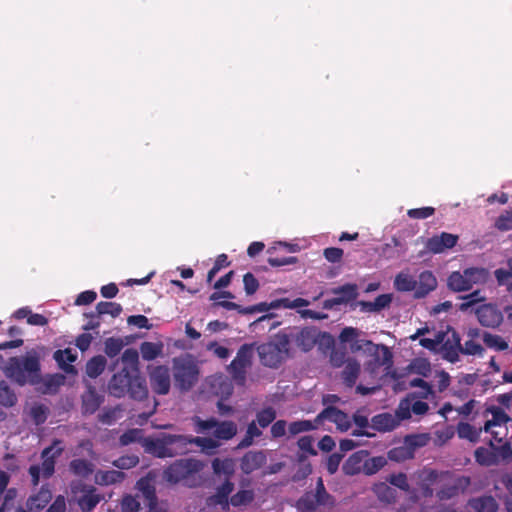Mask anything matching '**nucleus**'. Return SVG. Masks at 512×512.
I'll return each mask as SVG.
<instances>
[{
  "label": "nucleus",
  "mask_w": 512,
  "mask_h": 512,
  "mask_svg": "<svg viewBox=\"0 0 512 512\" xmlns=\"http://www.w3.org/2000/svg\"><path fill=\"white\" fill-rule=\"evenodd\" d=\"M40 359L32 350L21 357H10L4 367L5 375L20 386L26 383L35 384L40 375Z\"/></svg>",
  "instance_id": "f257e3e1"
},
{
  "label": "nucleus",
  "mask_w": 512,
  "mask_h": 512,
  "mask_svg": "<svg viewBox=\"0 0 512 512\" xmlns=\"http://www.w3.org/2000/svg\"><path fill=\"white\" fill-rule=\"evenodd\" d=\"M192 436L161 433L146 442V449L158 458L175 457L189 453Z\"/></svg>",
  "instance_id": "f03ea898"
},
{
  "label": "nucleus",
  "mask_w": 512,
  "mask_h": 512,
  "mask_svg": "<svg viewBox=\"0 0 512 512\" xmlns=\"http://www.w3.org/2000/svg\"><path fill=\"white\" fill-rule=\"evenodd\" d=\"M64 451L62 441L60 439H54L50 446L45 447L41 452L42 464L31 465L28 469V473L31 477V483L34 487L38 486L40 477L49 479L55 472L56 458L61 456Z\"/></svg>",
  "instance_id": "7ed1b4c3"
},
{
  "label": "nucleus",
  "mask_w": 512,
  "mask_h": 512,
  "mask_svg": "<svg viewBox=\"0 0 512 512\" xmlns=\"http://www.w3.org/2000/svg\"><path fill=\"white\" fill-rule=\"evenodd\" d=\"M260 363L269 368H278L289 355L288 338L284 332H279L274 341L257 346Z\"/></svg>",
  "instance_id": "20e7f679"
},
{
  "label": "nucleus",
  "mask_w": 512,
  "mask_h": 512,
  "mask_svg": "<svg viewBox=\"0 0 512 512\" xmlns=\"http://www.w3.org/2000/svg\"><path fill=\"white\" fill-rule=\"evenodd\" d=\"M335 498L329 494L322 478H318L315 490L306 491L296 502L299 512H315L318 508H333Z\"/></svg>",
  "instance_id": "39448f33"
},
{
  "label": "nucleus",
  "mask_w": 512,
  "mask_h": 512,
  "mask_svg": "<svg viewBox=\"0 0 512 512\" xmlns=\"http://www.w3.org/2000/svg\"><path fill=\"white\" fill-rule=\"evenodd\" d=\"M471 485L469 476L459 475L453 471H440L436 491V497L440 501L449 500L464 493Z\"/></svg>",
  "instance_id": "423d86ee"
},
{
  "label": "nucleus",
  "mask_w": 512,
  "mask_h": 512,
  "mask_svg": "<svg viewBox=\"0 0 512 512\" xmlns=\"http://www.w3.org/2000/svg\"><path fill=\"white\" fill-rule=\"evenodd\" d=\"M489 278V271L483 267H470L459 271L452 272L448 279L447 285L454 292H462L470 290L474 284H484Z\"/></svg>",
  "instance_id": "0eeeda50"
},
{
  "label": "nucleus",
  "mask_w": 512,
  "mask_h": 512,
  "mask_svg": "<svg viewBox=\"0 0 512 512\" xmlns=\"http://www.w3.org/2000/svg\"><path fill=\"white\" fill-rule=\"evenodd\" d=\"M202 469L199 460L185 458L174 461L163 472L164 479L172 484L188 480Z\"/></svg>",
  "instance_id": "6e6552de"
},
{
  "label": "nucleus",
  "mask_w": 512,
  "mask_h": 512,
  "mask_svg": "<svg viewBox=\"0 0 512 512\" xmlns=\"http://www.w3.org/2000/svg\"><path fill=\"white\" fill-rule=\"evenodd\" d=\"M253 355L254 344H243L238 349L236 357L228 366V371L236 384L241 386L245 384L247 368L252 365Z\"/></svg>",
  "instance_id": "1a4fd4ad"
},
{
  "label": "nucleus",
  "mask_w": 512,
  "mask_h": 512,
  "mask_svg": "<svg viewBox=\"0 0 512 512\" xmlns=\"http://www.w3.org/2000/svg\"><path fill=\"white\" fill-rule=\"evenodd\" d=\"M288 338V347L291 342L302 350L303 352H309L312 350L317 343L320 332L315 327H303V328H290L289 332H284Z\"/></svg>",
  "instance_id": "9d476101"
},
{
  "label": "nucleus",
  "mask_w": 512,
  "mask_h": 512,
  "mask_svg": "<svg viewBox=\"0 0 512 512\" xmlns=\"http://www.w3.org/2000/svg\"><path fill=\"white\" fill-rule=\"evenodd\" d=\"M173 376L175 386L181 391H187L197 381L198 370L197 367L184 360H175L173 365Z\"/></svg>",
  "instance_id": "9b49d317"
},
{
  "label": "nucleus",
  "mask_w": 512,
  "mask_h": 512,
  "mask_svg": "<svg viewBox=\"0 0 512 512\" xmlns=\"http://www.w3.org/2000/svg\"><path fill=\"white\" fill-rule=\"evenodd\" d=\"M71 491L77 498V504L83 512L92 511L101 501V495L96 493V488L92 485H87L82 481H73L71 483Z\"/></svg>",
  "instance_id": "f8f14e48"
},
{
  "label": "nucleus",
  "mask_w": 512,
  "mask_h": 512,
  "mask_svg": "<svg viewBox=\"0 0 512 512\" xmlns=\"http://www.w3.org/2000/svg\"><path fill=\"white\" fill-rule=\"evenodd\" d=\"M488 414L492 415V419L487 420L484 424L483 430L485 432L491 433L493 439L497 443H501L504 439V435H501L500 431H494L492 430L493 427H499L502 428L505 426V424L511 420V418L507 415V413L500 407L497 406H490L487 407L485 410V416Z\"/></svg>",
  "instance_id": "ddd939ff"
},
{
  "label": "nucleus",
  "mask_w": 512,
  "mask_h": 512,
  "mask_svg": "<svg viewBox=\"0 0 512 512\" xmlns=\"http://www.w3.org/2000/svg\"><path fill=\"white\" fill-rule=\"evenodd\" d=\"M440 471L424 467L414 473L416 485L424 498H431L434 495L433 486H437Z\"/></svg>",
  "instance_id": "4468645a"
},
{
  "label": "nucleus",
  "mask_w": 512,
  "mask_h": 512,
  "mask_svg": "<svg viewBox=\"0 0 512 512\" xmlns=\"http://www.w3.org/2000/svg\"><path fill=\"white\" fill-rule=\"evenodd\" d=\"M475 314L484 327L497 328L503 322V313L496 304H482L476 308Z\"/></svg>",
  "instance_id": "2eb2a0df"
},
{
  "label": "nucleus",
  "mask_w": 512,
  "mask_h": 512,
  "mask_svg": "<svg viewBox=\"0 0 512 512\" xmlns=\"http://www.w3.org/2000/svg\"><path fill=\"white\" fill-rule=\"evenodd\" d=\"M325 420H328L329 422L336 424L337 428L341 431H347L351 426L349 416L345 412L334 406H328L325 409H323L316 416L314 422L317 425H321L324 423Z\"/></svg>",
  "instance_id": "dca6fc26"
},
{
  "label": "nucleus",
  "mask_w": 512,
  "mask_h": 512,
  "mask_svg": "<svg viewBox=\"0 0 512 512\" xmlns=\"http://www.w3.org/2000/svg\"><path fill=\"white\" fill-rule=\"evenodd\" d=\"M134 373L127 366H124L118 373L114 374L108 383V391L110 395L121 398L124 397L131 385Z\"/></svg>",
  "instance_id": "f3484780"
},
{
  "label": "nucleus",
  "mask_w": 512,
  "mask_h": 512,
  "mask_svg": "<svg viewBox=\"0 0 512 512\" xmlns=\"http://www.w3.org/2000/svg\"><path fill=\"white\" fill-rule=\"evenodd\" d=\"M234 490V484L230 480H225L220 486L216 488V492L207 497L206 505L209 508L219 507L222 512H227L230 509V494Z\"/></svg>",
  "instance_id": "a211bd4d"
},
{
  "label": "nucleus",
  "mask_w": 512,
  "mask_h": 512,
  "mask_svg": "<svg viewBox=\"0 0 512 512\" xmlns=\"http://www.w3.org/2000/svg\"><path fill=\"white\" fill-rule=\"evenodd\" d=\"M150 386L158 395H166L170 391L171 379L169 368L163 365L154 367L149 374Z\"/></svg>",
  "instance_id": "6ab92c4d"
},
{
  "label": "nucleus",
  "mask_w": 512,
  "mask_h": 512,
  "mask_svg": "<svg viewBox=\"0 0 512 512\" xmlns=\"http://www.w3.org/2000/svg\"><path fill=\"white\" fill-rule=\"evenodd\" d=\"M458 240V235L442 232L439 235H434L431 238H428L425 243V248L430 253L440 254L447 249L453 248L457 244Z\"/></svg>",
  "instance_id": "aec40b11"
},
{
  "label": "nucleus",
  "mask_w": 512,
  "mask_h": 512,
  "mask_svg": "<svg viewBox=\"0 0 512 512\" xmlns=\"http://www.w3.org/2000/svg\"><path fill=\"white\" fill-rule=\"evenodd\" d=\"M441 345V353L443 359L455 363L459 360V353H461L462 345L459 334L453 330L451 336L446 340L443 339Z\"/></svg>",
  "instance_id": "412c9836"
},
{
  "label": "nucleus",
  "mask_w": 512,
  "mask_h": 512,
  "mask_svg": "<svg viewBox=\"0 0 512 512\" xmlns=\"http://www.w3.org/2000/svg\"><path fill=\"white\" fill-rule=\"evenodd\" d=\"M266 461L267 456L264 451H248L240 460V468L244 474H251L260 469Z\"/></svg>",
  "instance_id": "4be33fe9"
},
{
  "label": "nucleus",
  "mask_w": 512,
  "mask_h": 512,
  "mask_svg": "<svg viewBox=\"0 0 512 512\" xmlns=\"http://www.w3.org/2000/svg\"><path fill=\"white\" fill-rule=\"evenodd\" d=\"M369 456V452L366 450H359L354 452L343 465V471L346 475H356L364 472V465L366 457Z\"/></svg>",
  "instance_id": "5701e85b"
},
{
  "label": "nucleus",
  "mask_w": 512,
  "mask_h": 512,
  "mask_svg": "<svg viewBox=\"0 0 512 512\" xmlns=\"http://www.w3.org/2000/svg\"><path fill=\"white\" fill-rule=\"evenodd\" d=\"M417 285L415 288V297L416 298H424L431 291L435 290L437 287V280L434 274L425 270L421 272L418 276Z\"/></svg>",
  "instance_id": "b1692460"
},
{
  "label": "nucleus",
  "mask_w": 512,
  "mask_h": 512,
  "mask_svg": "<svg viewBox=\"0 0 512 512\" xmlns=\"http://www.w3.org/2000/svg\"><path fill=\"white\" fill-rule=\"evenodd\" d=\"M133 377L131 380V385H129L128 394L134 400H144L148 396V389L146 385V381L139 375L138 369H133Z\"/></svg>",
  "instance_id": "393cba45"
},
{
  "label": "nucleus",
  "mask_w": 512,
  "mask_h": 512,
  "mask_svg": "<svg viewBox=\"0 0 512 512\" xmlns=\"http://www.w3.org/2000/svg\"><path fill=\"white\" fill-rule=\"evenodd\" d=\"M468 507L474 512H497L498 504L492 496H481L470 499Z\"/></svg>",
  "instance_id": "a878e982"
},
{
  "label": "nucleus",
  "mask_w": 512,
  "mask_h": 512,
  "mask_svg": "<svg viewBox=\"0 0 512 512\" xmlns=\"http://www.w3.org/2000/svg\"><path fill=\"white\" fill-rule=\"evenodd\" d=\"M103 402L102 396L98 395L94 388L90 387L82 396V411L84 414H94Z\"/></svg>",
  "instance_id": "bb28decb"
},
{
  "label": "nucleus",
  "mask_w": 512,
  "mask_h": 512,
  "mask_svg": "<svg viewBox=\"0 0 512 512\" xmlns=\"http://www.w3.org/2000/svg\"><path fill=\"white\" fill-rule=\"evenodd\" d=\"M397 425V420L389 413L377 414L371 419V428L377 431H392Z\"/></svg>",
  "instance_id": "cd10ccee"
},
{
  "label": "nucleus",
  "mask_w": 512,
  "mask_h": 512,
  "mask_svg": "<svg viewBox=\"0 0 512 512\" xmlns=\"http://www.w3.org/2000/svg\"><path fill=\"white\" fill-rule=\"evenodd\" d=\"M373 492L380 502L392 504L396 502L397 492L387 482H379L374 484Z\"/></svg>",
  "instance_id": "c85d7f7f"
},
{
  "label": "nucleus",
  "mask_w": 512,
  "mask_h": 512,
  "mask_svg": "<svg viewBox=\"0 0 512 512\" xmlns=\"http://www.w3.org/2000/svg\"><path fill=\"white\" fill-rule=\"evenodd\" d=\"M361 366L355 359H349L342 371V379L344 384L352 388L358 379L360 374Z\"/></svg>",
  "instance_id": "c756f323"
},
{
  "label": "nucleus",
  "mask_w": 512,
  "mask_h": 512,
  "mask_svg": "<svg viewBox=\"0 0 512 512\" xmlns=\"http://www.w3.org/2000/svg\"><path fill=\"white\" fill-rule=\"evenodd\" d=\"M69 471L81 478H88L94 472V464L86 459H73L69 463Z\"/></svg>",
  "instance_id": "7c9ffc66"
},
{
  "label": "nucleus",
  "mask_w": 512,
  "mask_h": 512,
  "mask_svg": "<svg viewBox=\"0 0 512 512\" xmlns=\"http://www.w3.org/2000/svg\"><path fill=\"white\" fill-rule=\"evenodd\" d=\"M51 499V490L49 489L48 485H43L37 494L32 495L29 498L28 503L31 509L42 510L47 506Z\"/></svg>",
  "instance_id": "2f4dec72"
},
{
  "label": "nucleus",
  "mask_w": 512,
  "mask_h": 512,
  "mask_svg": "<svg viewBox=\"0 0 512 512\" xmlns=\"http://www.w3.org/2000/svg\"><path fill=\"white\" fill-rule=\"evenodd\" d=\"M332 293L336 295L338 300H342L341 304H347L357 298V285L347 283L332 289Z\"/></svg>",
  "instance_id": "473e14b6"
},
{
  "label": "nucleus",
  "mask_w": 512,
  "mask_h": 512,
  "mask_svg": "<svg viewBox=\"0 0 512 512\" xmlns=\"http://www.w3.org/2000/svg\"><path fill=\"white\" fill-rule=\"evenodd\" d=\"M483 428H475L467 422H459L457 425V434L461 439H467L470 442L476 443L479 441Z\"/></svg>",
  "instance_id": "72a5a7b5"
},
{
  "label": "nucleus",
  "mask_w": 512,
  "mask_h": 512,
  "mask_svg": "<svg viewBox=\"0 0 512 512\" xmlns=\"http://www.w3.org/2000/svg\"><path fill=\"white\" fill-rule=\"evenodd\" d=\"M237 433V425L233 421H222L216 426L213 432L215 438L220 440H230Z\"/></svg>",
  "instance_id": "f704fd0d"
},
{
  "label": "nucleus",
  "mask_w": 512,
  "mask_h": 512,
  "mask_svg": "<svg viewBox=\"0 0 512 512\" xmlns=\"http://www.w3.org/2000/svg\"><path fill=\"white\" fill-rule=\"evenodd\" d=\"M106 364L107 361L104 356H94L86 363L85 372L88 377L97 378L105 370Z\"/></svg>",
  "instance_id": "c9c22d12"
},
{
  "label": "nucleus",
  "mask_w": 512,
  "mask_h": 512,
  "mask_svg": "<svg viewBox=\"0 0 512 512\" xmlns=\"http://www.w3.org/2000/svg\"><path fill=\"white\" fill-rule=\"evenodd\" d=\"M163 344L145 341L140 345V353L144 360L151 361L162 354Z\"/></svg>",
  "instance_id": "e433bc0d"
},
{
  "label": "nucleus",
  "mask_w": 512,
  "mask_h": 512,
  "mask_svg": "<svg viewBox=\"0 0 512 512\" xmlns=\"http://www.w3.org/2000/svg\"><path fill=\"white\" fill-rule=\"evenodd\" d=\"M417 281L407 273H399L394 280V287L400 292H410L415 290Z\"/></svg>",
  "instance_id": "4c0bfd02"
},
{
  "label": "nucleus",
  "mask_w": 512,
  "mask_h": 512,
  "mask_svg": "<svg viewBox=\"0 0 512 512\" xmlns=\"http://www.w3.org/2000/svg\"><path fill=\"white\" fill-rule=\"evenodd\" d=\"M389 460L394 462H403L414 458V454L411 452L409 447L403 442L402 445L390 449L387 453Z\"/></svg>",
  "instance_id": "58836bf2"
},
{
  "label": "nucleus",
  "mask_w": 512,
  "mask_h": 512,
  "mask_svg": "<svg viewBox=\"0 0 512 512\" xmlns=\"http://www.w3.org/2000/svg\"><path fill=\"white\" fill-rule=\"evenodd\" d=\"M309 305V301L304 298H296L294 300H290L289 298H280L270 302V307L274 309L285 308V309H294L300 307H306Z\"/></svg>",
  "instance_id": "ea45409f"
},
{
  "label": "nucleus",
  "mask_w": 512,
  "mask_h": 512,
  "mask_svg": "<svg viewBox=\"0 0 512 512\" xmlns=\"http://www.w3.org/2000/svg\"><path fill=\"white\" fill-rule=\"evenodd\" d=\"M277 417V412L274 407L267 406L262 408L256 413V420H254L259 427L266 428L274 422Z\"/></svg>",
  "instance_id": "a19ab883"
},
{
  "label": "nucleus",
  "mask_w": 512,
  "mask_h": 512,
  "mask_svg": "<svg viewBox=\"0 0 512 512\" xmlns=\"http://www.w3.org/2000/svg\"><path fill=\"white\" fill-rule=\"evenodd\" d=\"M482 340L488 348L494 349L496 351H504L509 347L508 342L505 341L501 336L494 335L489 332H483Z\"/></svg>",
  "instance_id": "79ce46f5"
},
{
  "label": "nucleus",
  "mask_w": 512,
  "mask_h": 512,
  "mask_svg": "<svg viewBox=\"0 0 512 512\" xmlns=\"http://www.w3.org/2000/svg\"><path fill=\"white\" fill-rule=\"evenodd\" d=\"M477 463L484 466H491L497 463V454L485 447H478L474 452Z\"/></svg>",
  "instance_id": "37998d69"
},
{
  "label": "nucleus",
  "mask_w": 512,
  "mask_h": 512,
  "mask_svg": "<svg viewBox=\"0 0 512 512\" xmlns=\"http://www.w3.org/2000/svg\"><path fill=\"white\" fill-rule=\"evenodd\" d=\"M387 464V460L383 456H375V457H366L365 465H364V474L365 475H373L376 474L379 470H381Z\"/></svg>",
  "instance_id": "c03bdc74"
},
{
  "label": "nucleus",
  "mask_w": 512,
  "mask_h": 512,
  "mask_svg": "<svg viewBox=\"0 0 512 512\" xmlns=\"http://www.w3.org/2000/svg\"><path fill=\"white\" fill-rule=\"evenodd\" d=\"M53 357L58 365L67 372L72 369V366L68 365V363H72L76 360V356L70 349L56 350Z\"/></svg>",
  "instance_id": "a18cd8bd"
},
{
  "label": "nucleus",
  "mask_w": 512,
  "mask_h": 512,
  "mask_svg": "<svg viewBox=\"0 0 512 512\" xmlns=\"http://www.w3.org/2000/svg\"><path fill=\"white\" fill-rule=\"evenodd\" d=\"M386 482L389 483L391 486L400 489L401 491L410 493V484L408 482V476L403 472L390 474L389 476H387Z\"/></svg>",
  "instance_id": "49530a36"
},
{
  "label": "nucleus",
  "mask_w": 512,
  "mask_h": 512,
  "mask_svg": "<svg viewBox=\"0 0 512 512\" xmlns=\"http://www.w3.org/2000/svg\"><path fill=\"white\" fill-rule=\"evenodd\" d=\"M16 402L17 397L14 391L4 381L0 382V405L12 407Z\"/></svg>",
  "instance_id": "de8ad7c7"
},
{
  "label": "nucleus",
  "mask_w": 512,
  "mask_h": 512,
  "mask_svg": "<svg viewBox=\"0 0 512 512\" xmlns=\"http://www.w3.org/2000/svg\"><path fill=\"white\" fill-rule=\"evenodd\" d=\"M496 442L493 437L489 440V445L491 449H493V452L497 454V460H509L512 459V447L511 444L508 441L499 443L500 445L496 446L494 444Z\"/></svg>",
  "instance_id": "09e8293b"
},
{
  "label": "nucleus",
  "mask_w": 512,
  "mask_h": 512,
  "mask_svg": "<svg viewBox=\"0 0 512 512\" xmlns=\"http://www.w3.org/2000/svg\"><path fill=\"white\" fill-rule=\"evenodd\" d=\"M96 309L98 311V314L101 315H111L113 318L118 317L122 313V306L119 303L116 302H107V301H101L97 303Z\"/></svg>",
  "instance_id": "8fccbe9b"
},
{
  "label": "nucleus",
  "mask_w": 512,
  "mask_h": 512,
  "mask_svg": "<svg viewBox=\"0 0 512 512\" xmlns=\"http://www.w3.org/2000/svg\"><path fill=\"white\" fill-rule=\"evenodd\" d=\"M254 500L253 490H240L230 497V505L234 507L246 506Z\"/></svg>",
  "instance_id": "3c124183"
},
{
  "label": "nucleus",
  "mask_w": 512,
  "mask_h": 512,
  "mask_svg": "<svg viewBox=\"0 0 512 512\" xmlns=\"http://www.w3.org/2000/svg\"><path fill=\"white\" fill-rule=\"evenodd\" d=\"M315 422H312L310 420H298L291 422L288 426V431L291 435H297L303 432H308L311 430H314L318 427Z\"/></svg>",
  "instance_id": "603ef678"
},
{
  "label": "nucleus",
  "mask_w": 512,
  "mask_h": 512,
  "mask_svg": "<svg viewBox=\"0 0 512 512\" xmlns=\"http://www.w3.org/2000/svg\"><path fill=\"white\" fill-rule=\"evenodd\" d=\"M99 477L100 484L111 485L122 482L125 478V474L122 471L118 470H108L100 472Z\"/></svg>",
  "instance_id": "864d4df0"
},
{
  "label": "nucleus",
  "mask_w": 512,
  "mask_h": 512,
  "mask_svg": "<svg viewBox=\"0 0 512 512\" xmlns=\"http://www.w3.org/2000/svg\"><path fill=\"white\" fill-rule=\"evenodd\" d=\"M429 441V437L425 434H412L404 438V442L415 455L417 448L424 447Z\"/></svg>",
  "instance_id": "5fc2aeb1"
},
{
  "label": "nucleus",
  "mask_w": 512,
  "mask_h": 512,
  "mask_svg": "<svg viewBox=\"0 0 512 512\" xmlns=\"http://www.w3.org/2000/svg\"><path fill=\"white\" fill-rule=\"evenodd\" d=\"M48 408L44 404H35L30 409V417L35 425L44 424L48 417Z\"/></svg>",
  "instance_id": "6e6d98bb"
},
{
  "label": "nucleus",
  "mask_w": 512,
  "mask_h": 512,
  "mask_svg": "<svg viewBox=\"0 0 512 512\" xmlns=\"http://www.w3.org/2000/svg\"><path fill=\"white\" fill-rule=\"evenodd\" d=\"M494 227L501 232L512 230V210H505L501 213L496 218Z\"/></svg>",
  "instance_id": "4d7b16f0"
},
{
  "label": "nucleus",
  "mask_w": 512,
  "mask_h": 512,
  "mask_svg": "<svg viewBox=\"0 0 512 512\" xmlns=\"http://www.w3.org/2000/svg\"><path fill=\"white\" fill-rule=\"evenodd\" d=\"M104 344V351L110 358L117 356L124 346L122 339L113 337L107 338Z\"/></svg>",
  "instance_id": "13d9d810"
},
{
  "label": "nucleus",
  "mask_w": 512,
  "mask_h": 512,
  "mask_svg": "<svg viewBox=\"0 0 512 512\" xmlns=\"http://www.w3.org/2000/svg\"><path fill=\"white\" fill-rule=\"evenodd\" d=\"M494 276L498 286H506L508 291V287L512 284V267L508 266L507 269L498 268L494 271Z\"/></svg>",
  "instance_id": "bf43d9fd"
},
{
  "label": "nucleus",
  "mask_w": 512,
  "mask_h": 512,
  "mask_svg": "<svg viewBox=\"0 0 512 512\" xmlns=\"http://www.w3.org/2000/svg\"><path fill=\"white\" fill-rule=\"evenodd\" d=\"M243 284L245 293L247 295L255 294L259 288V281L251 272H247L246 274H244Z\"/></svg>",
  "instance_id": "052dcab7"
},
{
  "label": "nucleus",
  "mask_w": 512,
  "mask_h": 512,
  "mask_svg": "<svg viewBox=\"0 0 512 512\" xmlns=\"http://www.w3.org/2000/svg\"><path fill=\"white\" fill-rule=\"evenodd\" d=\"M17 491L15 488H10L4 495L3 502L0 506V512H9L15 508V498Z\"/></svg>",
  "instance_id": "680f3d73"
},
{
  "label": "nucleus",
  "mask_w": 512,
  "mask_h": 512,
  "mask_svg": "<svg viewBox=\"0 0 512 512\" xmlns=\"http://www.w3.org/2000/svg\"><path fill=\"white\" fill-rule=\"evenodd\" d=\"M462 299L464 301L459 305V310L463 312L467 311L476 303L484 300V298L480 296V291H474L466 296H463Z\"/></svg>",
  "instance_id": "e2e57ef3"
},
{
  "label": "nucleus",
  "mask_w": 512,
  "mask_h": 512,
  "mask_svg": "<svg viewBox=\"0 0 512 512\" xmlns=\"http://www.w3.org/2000/svg\"><path fill=\"white\" fill-rule=\"evenodd\" d=\"M484 352L482 345L472 339L465 341L461 353L464 355H481Z\"/></svg>",
  "instance_id": "0e129e2a"
},
{
  "label": "nucleus",
  "mask_w": 512,
  "mask_h": 512,
  "mask_svg": "<svg viewBox=\"0 0 512 512\" xmlns=\"http://www.w3.org/2000/svg\"><path fill=\"white\" fill-rule=\"evenodd\" d=\"M138 358V352L133 348L126 349L121 356L122 362L130 365V367H128L130 371H132V369H138Z\"/></svg>",
  "instance_id": "69168bd1"
},
{
  "label": "nucleus",
  "mask_w": 512,
  "mask_h": 512,
  "mask_svg": "<svg viewBox=\"0 0 512 512\" xmlns=\"http://www.w3.org/2000/svg\"><path fill=\"white\" fill-rule=\"evenodd\" d=\"M435 209L433 207H421L409 209L407 215L412 219H426L434 215Z\"/></svg>",
  "instance_id": "338daca9"
},
{
  "label": "nucleus",
  "mask_w": 512,
  "mask_h": 512,
  "mask_svg": "<svg viewBox=\"0 0 512 512\" xmlns=\"http://www.w3.org/2000/svg\"><path fill=\"white\" fill-rule=\"evenodd\" d=\"M140 508V502L132 495H126L121 501L122 512H138Z\"/></svg>",
  "instance_id": "774afa93"
}]
</instances>
